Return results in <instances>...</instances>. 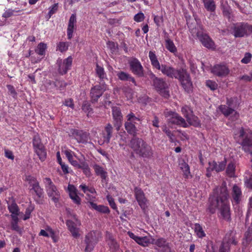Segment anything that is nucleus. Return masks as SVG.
<instances>
[{
    "instance_id": "f257e3e1",
    "label": "nucleus",
    "mask_w": 252,
    "mask_h": 252,
    "mask_svg": "<svg viewBox=\"0 0 252 252\" xmlns=\"http://www.w3.org/2000/svg\"><path fill=\"white\" fill-rule=\"evenodd\" d=\"M228 192L225 182L216 188L209 198L208 210L214 214L218 209L222 218L227 221L231 220L230 208L228 201Z\"/></svg>"
},
{
    "instance_id": "f03ea898",
    "label": "nucleus",
    "mask_w": 252,
    "mask_h": 252,
    "mask_svg": "<svg viewBox=\"0 0 252 252\" xmlns=\"http://www.w3.org/2000/svg\"><path fill=\"white\" fill-rule=\"evenodd\" d=\"M149 58L154 69L160 71L163 75L170 78H177V76L181 71V68L176 69L171 65H168L166 64H160L154 51H149Z\"/></svg>"
},
{
    "instance_id": "7ed1b4c3",
    "label": "nucleus",
    "mask_w": 252,
    "mask_h": 252,
    "mask_svg": "<svg viewBox=\"0 0 252 252\" xmlns=\"http://www.w3.org/2000/svg\"><path fill=\"white\" fill-rule=\"evenodd\" d=\"M129 147L140 157L151 158L153 157L152 147L142 138L133 137L130 141Z\"/></svg>"
},
{
    "instance_id": "20e7f679",
    "label": "nucleus",
    "mask_w": 252,
    "mask_h": 252,
    "mask_svg": "<svg viewBox=\"0 0 252 252\" xmlns=\"http://www.w3.org/2000/svg\"><path fill=\"white\" fill-rule=\"evenodd\" d=\"M237 143L242 147V150L246 153L252 155V131L245 129L243 127L240 128L238 132L234 136Z\"/></svg>"
},
{
    "instance_id": "39448f33",
    "label": "nucleus",
    "mask_w": 252,
    "mask_h": 252,
    "mask_svg": "<svg viewBox=\"0 0 252 252\" xmlns=\"http://www.w3.org/2000/svg\"><path fill=\"white\" fill-rule=\"evenodd\" d=\"M101 238L102 234L98 231H92L89 232L86 235L85 239V252H92Z\"/></svg>"
},
{
    "instance_id": "423d86ee",
    "label": "nucleus",
    "mask_w": 252,
    "mask_h": 252,
    "mask_svg": "<svg viewBox=\"0 0 252 252\" xmlns=\"http://www.w3.org/2000/svg\"><path fill=\"white\" fill-rule=\"evenodd\" d=\"M175 79H178L184 90L189 93L192 90V83L189 73L186 69L181 68V71Z\"/></svg>"
},
{
    "instance_id": "0eeeda50",
    "label": "nucleus",
    "mask_w": 252,
    "mask_h": 252,
    "mask_svg": "<svg viewBox=\"0 0 252 252\" xmlns=\"http://www.w3.org/2000/svg\"><path fill=\"white\" fill-rule=\"evenodd\" d=\"M43 183L48 195L55 203L58 202L60 194L51 179L50 178L46 177L43 179Z\"/></svg>"
},
{
    "instance_id": "6e6552de",
    "label": "nucleus",
    "mask_w": 252,
    "mask_h": 252,
    "mask_svg": "<svg viewBox=\"0 0 252 252\" xmlns=\"http://www.w3.org/2000/svg\"><path fill=\"white\" fill-rule=\"evenodd\" d=\"M165 117L168 118V123L176 125L183 127L188 126V125L184 118L178 113L172 111L164 112Z\"/></svg>"
},
{
    "instance_id": "1a4fd4ad",
    "label": "nucleus",
    "mask_w": 252,
    "mask_h": 252,
    "mask_svg": "<svg viewBox=\"0 0 252 252\" xmlns=\"http://www.w3.org/2000/svg\"><path fill=\"white\" fill-rule=\"evenodd\" d=\"M153 86L160 95L165 98H168L169 97V85L164 79L159 78L156 79V81L153 84Z\"/></svg>"
},
{
    "instance_id": "9d476101",
    "label": "nucleus",
    "mask_w": 252,
    "mask_h": 252,
    "mask_svg": "<svg viewBox=\"0 0 252 252\" xmlns=\"http://www.w3.org/2000/svg\"><path fill=\"white\" fill-rule=\"evenodd\" d=\"M226 164V159L225 158L223 161L218 163L215 160L208 162V166L206 169V175L209 178L212 176V172L215 171L217 173L220 172L224 170Z\"/></svg>"
},
{
    "instance_id": "9b49d317",
    "label": "nucleus",
    "mask_w": 252,
    "mask_h": 252,
    "mask_svg": "<svg viewBox=\"0 0 252 252\" xmlns=\"http://www.w3.org/2000/svg\"><path fill=\"white\" fill-rule=\"evenodd\" d=\"M100 83V85H95L91 89L90 96L92 103L97 102L98 98L107 89V85L104 83Z\"/></svg>"
},
{
    "instance_id": "f8f14e48",
    "label": "nucleus",
    "mask_w": 252,
    "mask_h": 252,
    "mask_svg": "<svg viewBox=\"0 0 252 252\" xmlns=\"http://www.w3.org/2000/svg\"><path fill=\"white\" fill-rule=\"evenodd\" d=\"M252 33V25L247 23H241L234 28V36L235 37H241L245 35Z\"/></svg>"
},
{
    "instance_id": "ddd939ff",
    "label": "nucleus",
    "mask_w": 252,
    "mask_h": 252,
    "mask_svg": "<svg viewBox=\"0 0 252 252\" xmlns=\"http://www.w3.org/2000/svg\"><path fill=\"white\" fill-rule=\"evenodd\" d=\"M128 63L130 70L134 75L138 76L143 75V67L140 62L136 58H131L128 60Z\"/></svg>"
},
{
    "instance_id": "4468645a",
    "label": "nucleus",
    "mask_w": 252,
    "mask_h": 252,
    "mask_svg": "<svg viewBox=\"0 0 252 252\" xmlns=\"http://www.w3.org/2000/svg\"><path fill=\"white\" fill-rule=\"evenodd\" d=\"M134 192L135 199L138 205L142 210L145 209L147 207L148 200L142 189L137 187L134 188Z\"/></svg>"
},
{
    "instance_id": "2eb2a0df",
    "label": "nucleus",
    "mask_w": 252,
    "mask_h": 252,
    "mask_svg": "<svg viewBox=\"0 0 252 252\" xmlns=\"http://www.w3.org/2000/svg\"><path fill=\"white\" fill-rule=\"evenodd\" d=\"M211 72L215 76L223 77L229 74V69L225 65L217 64L212 67Z\"/></svg>"
},
{
    "instance_id": "dca6fc26",
    "label": "nucleus",
    "mask_w": 252,
    "mask_h": 252,
    "mask_svg": "<svg viewBox=\"0 0 252 252\" xmlns=\"http://www.w3.org/2000/svg\"><path fill=\"white\" fill-rule=\"evenodd\" d=\"M196 36L204 47L208 49L215 48V43L208 34L198 32Z\"/></svg>"
},
{
    "instance_id": "f3484780",
    "label": "nucleus",
    "mask_w": 252,
    "mask_h": 252,
    "mask_svg": "<svg viewBox=\"0 0 252 252\" xmlns=\"http://www.w3.org/2000/svg\"><path fill=\"white\" fill-rule=\"evenodd\" d=\"M112 115L114 120V126L116 127L117 131L120 130V128L122 126V122L123 115L121 109L118 107H112Z\"/></svg>"
},
{
    "instance_id": "a211bd4d",
    "label": "nucleus",
    "mask_w": 252,
    "mask_h": 252,
    "mask_svg": "<svg viewBox=\"0 0 252 252\" xmlns=\"http://www.w3.org/2000/svg\"><path fill=\"white\" fill-rule=\"evenodd\" d=\"M105 239L109 247L110 252H116L119 248V245L114 238L113 235L109 232L106 231Z\"/></svg>"
},
{
    "instance_id": "6ab92c4d",
    "label": "nucleus",
    "mask_w": 252,
    "mask_h": 252,
    "mask_svg": "<svg viewBox=\"0 0 252 252\" xmlns=\"http://www.w3.org/2000/svg\"><path fill=\"white\" fill-rule=\"evenodd\" d=\"M231 201L232 203L237 205L240 203L241 200L242 193L241 188L236 185L233 186L231 191Z\"/></svg>"
},
{
    "instance_id": "aec40b11",
    "label": "nucleus",
    "mask_w": 252,
    "mask_h": 252,
    "mask_svg": "<svg viewBox=\"0 0 252 252\" xmlns=\"http://www.w3.org/2000/svg\"><path fill=\"white\" fill-rule=\"evenodd\" d=\"M181 112L189 123L192 124L193 123L192 121H196L197 118L193 115V111L189 106H183L181 108Z\"/></svg>"
},
{
    "instance_id": "412c9836",
    "label": "nucleus",
    "mask_w": 252,
    "mask_h": 252,
    "mask_svg": "<svg viewBox=\"0 0 252 252\" xmlns=\"http://www.w3.org/2000/svg\"><path fill=\"white\" fill-rule=\"evenodd\" d=\"M72 58L69 56L64 59L62 63L59 64V72L62 75L65 74L70 69L72 65Z\"/></svg>"
},
{
    "instance_id": "4be33fe9",
    "label": "nucleus",
    "mask_w": 252,
    "mask_h": 252,
    "mask_svg": "<svg viewBox=\"0 0 252 252\" xmlns=\"http://www.w3.org/2000/svg\"><path fill=\"white\" fill-rule=\"evenodd\" d=\"M152 243L159 248H162L160 252H170V248L169 244L165 239L159 238L158 239H154Z\"/></svg>"
},
{
    "instance_id": "5701e85b",
    "label": "nucleus",
    "mask_w": 252,
    "mask_h": 252,
    "mask_svg": "<svg viewBox=\"0 0 252 252\" xmlns=\"http://www.w3.org/2000/svg\"><path fill=\"white\" fill-rule=\"evenodd\" d=\"M80 188H81L84 192L86 194V199L89 200V203H90V201L93 202L95 198V195H94V194L96 193L95 189L93 187H90L85 185H80Z\"/></svg>"
},
{
    "instance_id": "b1692460",
    "label": "nucleus",
    "mask_w": 252,
    "mask_h": 252,
    "mask_svg": "<svg viewBox=\"0 0 252 252\" xmlns=\"http://www.w3.org/2000/svg\"><path fill=\"white\" fill-rule=\"evenodd\" d=\"M113 130V127L109 123L105 126L102 133L104 143L108 144L110 142V139L112 136Z\"/></svg>"
},
{
    "instance_id": "393cba45",
    "label": "nucleus",
    "mask_w": 252,
    "mask_h": 252,
    "mask_svg": "<svg viewBox=\"0 0 252 252\" xmlns=\"http://www.w3.org/2000/svg\"><path fill=\"white\" fill-rule=\"evenodd\" d=\"M76 22V16L74 14H72L70 17L67 29V38L69 39L72 37L73 33L74 30V26Z\"/></svg>"
},
{
    "instance_id": "a878e982",
    "label": "nucleus",
    "mask_w": 252,
    "mask_h": 252,
    "mask_svg": "<svg viewBox=\"0 0 252 252\" xmlns=\"http://www.w3.org/2000/svg\"><path fill=\"white\" fill-rule=\"evenodd\" d=\"M129 236L137 244L143 247L148 246L149 243V240L147 237H139L132 232H129Z\"/></svg>"
},
{
    "instance_id": "bb28decb",
    "label": "nucleus",
    "mask_w": 252,
    "mask_h": 252,
    "mask_svg": "<svg viewBox=\"0 0 252 252\" xmlns=\"http://www.w3.org/2000/svg\"><path fill=\"white\" fill-rule=\"evenodd\" d=\"M219 109L225 117H228L230 114L234 113L233 117H234L236 119H237L239 117V114L237 112L235 111L233 109H232L226 105H220L219 106Z\"/></svg>"
},
{
    "instance_id": "cd10ccee",
    "label": "nucleus",
    "mask_w": 252,
    "mask_h": 252,
    "mask_svg": "<svg viewBox=\"0 0 252 252\" xmlns=\"http://www.w3.org/2000/svg\"><path fill=\"white\" fill-rule=\"evenodd\" d=\"M226 244H231L236 245L237 244V241L235 240V237L233 235V231L230 230L226 233L224 237L222 242Z\"/></svg>"
},
{
    "instance_id": "c85d7f7f",
    "label": "nucleus",
    "mask_w": 252,
    "mask_h": 252,
    "mask_svg": "<svg viewBox=\"0 0 252 252\" xmlns=\"http://www.w3.org/2000/svg\"><path fill=\"white\" fill-rule=\"evenodd\" d=\"M119 79L123 81L132 82L134 86H136L135 79L131 75L124 71H120L117 74Z\"/></svg>"
},
{
    "instance_id": "c756f323",
    "label": "nucleus",
    "mask_w": 252,
    "mask_h": 252,
    "mask_svg": "<svg viewBox=\"0 0 252 252\" xmlns=\"http://www.w3.org/2000/svg\"><path fill=\"white\" fill-rule=\"evenodd\" d=\"M68 191L70 197L76 204H79V196L77 194V189L74 186L69 184L68 185Z\"/></svg>"
},
{
    "instance_id": "7c9ffc66",
    "label": "nucleus",
    "mask_w": 252,
    "mask_h": 252,
    "mask_svg": "<svg viewBox=\"0 0 252 252\" xmlns=\"http://www.w3.org/2000/svg\"><path fill=\"white\" fill-rule=\"evenodd\" d=\"M163 33L166 37L165 39V47L166 49L171 53L177 52V48L174 45L173 41L168 38V33L164 31Z\"/></svg>"
},
{
    "instance_id": "2f4dec72",
    "label": "nucleus",
    "mask_w": 252,
    "mask_h": 252,
    "mask_svg": "<svg viewBox=\"0 0 252 252\" xmlns=\"http://www.w3.org/2000/svg\"><path fill=\"white\" fill-rule=\"evenodd\" d=\"M125 127L128 134L133 136L134 137L136 135L137 129L135 126V123L126 121L125 122Z\"/></svg>"
},
{
    "instance_id": "473e14b6",
    "label": "nucleus",
    "mask_w": 252,
    "mask_h": 252,
    "mask_svg": "<svg viewBox=\"0 0 252 252\" xmlns=\"http://www.w3.org/2000/svg\"><path fill=\"white\" fill-rule=\"evenodd\" d=\"M179 165L181 170L183 172L184 178L188 179L189 176H190V168L189 164L184 160H182L180 162Z\"/></svg>"
},
{
    "instance_id": "72a5a7b5",
    "label": "nucleus",
    "mask_w": 252,
    "mask_h": 252,
    "mask_svg": "<svg viewBox=\"0 0 252 252\" xmlns=\"http://www.w3.org/2000/svg\"><path fill=\"white\" fill-rule=\"evenodd\" d=\"M90 205L93 209L98 212L104 214H109L110 213V210L107 206L101 205H98L93 201H90Z\"/></svg>"
},
{
    "instance_id": "f704fd0d",
    "label": "nucleus",
    "mask_w": 252,
    "mask_h": 252,
    "mask_svg": "<svg viewBox=\"0 0 252 252\" xmlns=\"http://www.w3.org/2000/svg\"><path fill=\"white\" fill-rule=\"evenodd\" d=\"M66 224L69 231L74 237H77L78 235V229L76 224L71 220H67Z\"/></svg>"
},
{
    "instance_id": "c9c22d12",
    "label": "nucleus",
    "mask_w": 252,
    "mask_h": 252,
    "mask_svg": "<svg viewBox=\"0 0 252 252\" xmlns=\"http://www.w3.org/2000/svg\"><path fill=\"white\" fill-rule=\"evenodd\" d=\"M205 8L210 12H214L216 5L214 0H202Z\"/></svg>"
},
{
    "instance_id": "e433bc0d",
    "label": "nucleus",
    "mask_w": 252,
    "mask_h": 252,
    "mask_svg": "<svg viewBox=\"0 0 252 252\" xmlns=\"http://www.w3.org/2000/svg\"><path fill=\"white\" fill-rule=\"evenodd\" d=\"M8 209L10 213H11V218L13 217H18L19 214V209L17 204L13 202L11 204L8 206Z\"/></svg>"
},
{
    "instance_id": "4c0bfd02",
    "label": "nucleus",
    "mask_w": 252,
    "mask_h": 252,
    "mask_svg": "<svg viewBox=\"0 0 252 252\" xmlns=\"http://www.w3.org/2000/svg\"><path fill=\"white\" fill-rule=\"evenodd\" d=\"M95 72L97 76L99 77L100 80V83H103L102 81L104 79H107V75L105 72L104 68L96 64L95 68Z\"/></svg>"
},
{
    "instance_id": "58836bf2",
    "label": "nucleus",
    "mask_w": 252,
    "mask_h": 252,
    "mask_svg": "<svg viewBox=\"0 0 252 252\" xmlns=\"http://www.w3.org/2000/svg\"><path fill=\"white\" fill-rule=\"evenodd\" d=\"M95 173L97 176H100L102 180H105L107 177V172L103 168L99 165L95 164L94 166Z\"/></svg>"
},
{
    "instance_id": "ea45409f",
    "label": "nucleus",
    "mask_w": 252,
    "mask_h": 252,
    "mask_svg": "<svg viewBox=\"0 0 252 252\" xmlns=\"http://www.w3.org/2000/svg\"><path fill=\"white\" fill-rule=\"evenodd\" d=\"M82 110L83 112L86 114L88 117L91 116L94 112L91 103L88 101H85L83 102Z\"/></svg>"
},
{
    "instance_id": "a19ab883",
    "label": "nucleus",
    "mask_w": 252,
    "mask_h": 252,
    "mask_svg": "<svg viewBox=\"0 0 252 252\" xmlns=\"http://www.w3.org/2000/svg\"><path fill=\"white\" fill-rule=\"evenodd\" d=\"M194 230L197 237L199 238H203L206 236V234L203 230L202 226L199 223H195L194 224Z\"/></svg>"
},
{
    "instance_id": "79ce46f5",
    "label": "nucleus",
    "mask_w": 252,
    "mask_h": 252,
    "mask_svg": "<svg viewBox=\"0 0 252 252\" xmlns=\"http://www.w3.org/2000/svg\"><path fill=\"white\" fill-rule=\"evenodd\" d=\"M34 151L38 156L39 159L41 161H44L46 159L47 153L46 149L44 146L41 148L38 149Z\"/></svg>"
},
{
    "instance_id": "37998d69",
    "label": "nucleus",
    "mask_w": 252,
    "mask_h": 252,
    "mask_svg": "<svg viewBox=\"0 0 252 252\" xmlns=\"http://www.w3.org/2000/svg\"><path fill=\"white\" fill-rule=\"evenodd\" d=\"M235 165L233 161L229 162L226 169V173L229 177H233L235 175Z\"/></svg>"
},
{
    "instance_id": "c03bdc74",
    "label": "nucleus",
    "mask_w": 252,
    "mask_h": 252,
    "mask_svg": "<svg viewBox=\"0 0 252 252\" xmlns=\"http://www.w3.org/2000/svg\"><path fill=\"white\" fill-rule=\"evenodd\" d=\"M32 144L34 151L44 146L38 135H35L33 137L32 140Z\"/></svg>"
},
{
    "instance_id": "a18cd8bd",
    "label": "nucleus",
    "mask_w": 252,
    "mask_h": 252,
    "mask_svg": "<svg viewBox=\"0 0 252 252\" xmlns=\"http://www.w3.org/2000/svg\"><path fill=\"white\" fill-rule=\"evenodd\" d=\"M80 168L82 169L83 173L87 177H90L91 176V172L90 168L87 163L85 162H81L80 161Z\"/></svg>"
},
{
    "instance_id": "49530a36",
    "label": "nucleus",
    "mask_w": 252,
    "mask_h": 252,
    "mask_svg": "<svg viewBox=\"0 0 252 252\" xmlns=\"http://www.w3.org/2000/svg\"><path fill=\"white\" fill-rule=\"evenodd\" d=\"M47 49V45L42 42H40L37 45L35 52L40 56H43L45 54V50Z\"/></svg>"
},
{
    "instance_id": "de8ad7c7",
    "label": "nucleus",
    "mask_w": 252,
    "mask_h": 252,
    "mask_svg": "<svg viewBox=\"0 0 252 252\" xmlns=\"http://www.w3.org/2000/svg\"><path fill=\"white\" fill-rule=\"evenodd\" d=\"M34 209V206L30 204L26 209L25 214L23 218L24 220L29 219L31 217V213Z\"/></svg>"
},
{
    "instance_id": "09e8293b",
    "label": "nucleus",
    "mask_w": 252,
    "mask_h": 252,
    "mask_svg": "<svg viewBox=\"0 0 252 252\" xmlns=\"http://www.w3.org/2000/svg\"><path fill=\"white\" fill-rule=\"evenodd\" d=\"M69 46L68 43L67 42H60L57 45V51L63 53L68 50Z\"/></svg>"
},
{
    "instance_id": "8fccbe9b",
    "label": "nucleus",
    "mask_w": 252,
    "mask_h": 252,
    "mask_svg": "<svg viewBox=\"0 0 252 252\" xmlns=\"http://www.w3.org/2000/svg\"><path fill=\"white\" fill-rule=\"evenodd\" d=\"M21 10H17L15 9H9L5 11L2 14V17L4 18H9L12 16L15 15L16 13H18L21 12Z\"/></svg>"
},
{
    "instance_id": "3c124183",
    "label": "nucleus",
    "mask_w": 252,
    "mask_h": 252,
    "mask_svg": "<svg viewBox=\"0 0 252 252\" xmlns=\"http://www.w3.org/2000/svg\"><path fill=\"white\" fill-rule=\"evenodd\" d=\"M127 121L136 124L135 121H141V119L139 118V117H137L135 116V114H134L133 112H130L129 114L127 115L126 116Z\"/></svg>"
},
{
    "instance_id": "603ef678",
    "label": "nucleus",
    "mask_w": 252,
    "mask_h": 252,
    "mask_svg": "<svg viewBox=\"0 0 252 252\" xmlns=\"http://www.w3.org/2000/svg\"><path fill=\"white\" fill-rule=\"evenodd\" d=\"M89 132L87 131H81L80 132V143H86L90 139Z\"/></svg>"
},
{
    "instance_id": "864d4df0",
    "label": "nucleus",
    "mask_w": 252,
    "mask_h": 252,
    "mask_svg": "<svg viewBox=\"0 0 252 252\" xmlns=\"http://www.w3.org/2000/svg\"><path fill=\"white\" fill-rule=\"evenodd\" d=\"M32 189L34 190L38 198H41L43 196L44 193L43 189L40 187L39 184L34 186Z\"/></svg>"
},
{
    "instance_id": "5fc2aeb1",
    "label": "nucleus",
    "mask_w": 252,
    "mask_h": 252,
    "mask_svg": "<svg viewBox=\"0 0 252 252\" xmlns=\"http://www.w3.org/2000/svg\"><path fill=\"white\" fill-rule=\"evenodd\" d=\"M26 180L29 182L30 186L32 188L34 186L39 184L36 178L32 176L29 175L26 177Z\"/></svg>"
},
{
    "instance_id": "6e6d98bb",
    "label": "nucleus",
    "mask_w": 252,
    "mask_h": 252,
    "mask_svg": "<svg viewBox=\"0 0 252 252\" xmlns=\"http://www.w3.org/2000/svg\"><path fill=\"white\" fill-rule=\"evenodd\" d=\"M231 246L229 244H226L224 243H221L219 247L218 252H229L230 251Z\"/></svg>"
},
{
    "instance_id": "4d7b16f0",
    "label": "nucleus",
    "mask_w": 252,
    "mask_h": 252,
    "mask_svg": "<svg viewBox=\"0 0 252 252\" xmlns=\"http://www.w3.org/2000/svg\"><path fill=\"white\" fill-rule=\"evenodd\" d=\"M46 230L47 231V232H49V233L50 234L49 237H51L53 242L54 243L57 242L58 241V237H57V236L55 234V232L54 231V230L50 226H47L46 227Z\"/></svg>"
},
{
    "instance_id": "13d9d810",
    "label": "nucleus",
    "mask_w": 252,
    "mask_h": 252,
    "mask_svg": "<svg viewBox=\"0 0 252 252\" xmlns=\"http://www.w3.org/2000/svg\"><path fill=\"white\" fill-rule=\"evenodd\" d=\"M46 230L47 231V232H49V233L50 234L49 237H51L53 242L54 243L57 242L58 241V237H57V236L55 234V232L54 231V230L50 226H47L46 227Z\"/></svg>"
},
{
    "instance_id": "bf43d9fd",
    "label": "nucleus",
    "mask_w": 252,
    "mask_h": 252,
    "mask_svg": "<svg viewBox=\"0 0 252 252\" xmlns=\"http://www.w3.org/2000/svg\"><path fill=\"white\" fill-rule=\"evenodd\" d=\"M206 85L211 90L214 91L218 88V84L214 81L208 80L206 82Z\"/></svg>"
},
{
    "instance_id": "052dcab7",
    "label": "nucleus",
    "mask_w": 252,
    "mask_h": 252,
    "mask_svg": "<svg viewBox=\"0 0 252 252\" xmlns=\"http://www.w3.org/2000/svg\"><path fill=\"white\" fill-rule=\"evenodd\" d=\"M12 219V221L11 222V228L13 230H16V231H19V227L18 226V223L19 219L18 217H13V218Z\"/></svg>"
},
{
    "instance_id": "680f3d73",
    "label": "nucleus",
    "mask_w": 252,
    "mask_h": 252,
    "mask_svg": "<svg viewBox=\"0 0 252 252\" xmlns=\"http://www.w3.org/2000/svg\"><path fill=\"white\" fill-rule=\"evenodd\" d=\"M6 87L8 91V93L13 98H16L17 95V93L13 86L11 85H7Z\"/></svg>"
},
{
    "instance_id": "e2e57ef3",
    "label": "nucleus",
    "mask_w": 252,
    "mask_h": 252,
    "mask_svg": "<svg viewBox=\"0 0 252 252\" xmlns=\"http://www.w3.org/2000/svg\"><path fill=\"white\" fill-rule=\"evenodd\" d=\"M106 199L108 201L109 204L110 206V207L115 210H117V205L115 203L113 198L110 195L108 194L106 196Z\"/></svg>"
},
{
    "instance_id": "0e129e2a",
    "label": "nucleus",
    "mask_w": 252,
    "mask_h": 252,
    "mask_svg": "<svg viewBox=\"0 0 252 252\" xmlns=\"http://www.w3.org/2000/svg\"><path fill=\"white\" fill-rule=\"evenodd\" d=\"M252 58V55L250 53H246L244 57L241 60V62L242 63L247 64L251 62Z\"/></svg>"
},
{
    "instance_id": "69168bd1",
    "label": "nucleus",
    "mask_w": 252,
    "mask_h": 252,
    "mask_svg": "<svg viewBox=\"0 0 252 252\" xmlns=\"http://www.w3.org/2000/svg\"><path fill=\"white\" fill-rule=\"evenodd\" d=\"M49 11L48 15L50 18L54 14H55L58 9V3H54L49 8Z\"/></svg>"
},
{
    "instance_id": "338daca9",
    "label": "nucleus",
    "mask_w": 252,
    "mask_h": 252,
    "mask_svg": "<svg viewBox=\"0 0 252 252\" xmlns=\"http://www.w3.org/2000/svg\"><path fill=\"white\" fill-rule=\"evenodd\" d=\"M73 153L70 151H65V155L66 157L67 158L68 160L71 163L72 165H76L77 164V161H74L73 160Z\"/></svg>"
},
{
    "instance_id": "774afa93",
    "label": "nucleus",
    "mask_w": 252,
    "mask_h": 252,
    "mask_svg": "<svg viewBox=\"0 0 252 252\" xmlns=\"http://www.w3.org/2000/svg\"><path fill=\"white\" fill-rule=\"evenodd\" d=\"M145 18L144 15L142 12L136 14L134 17V20L137 22H140L144 20Z\"/></svg>"
}]
</instances>
